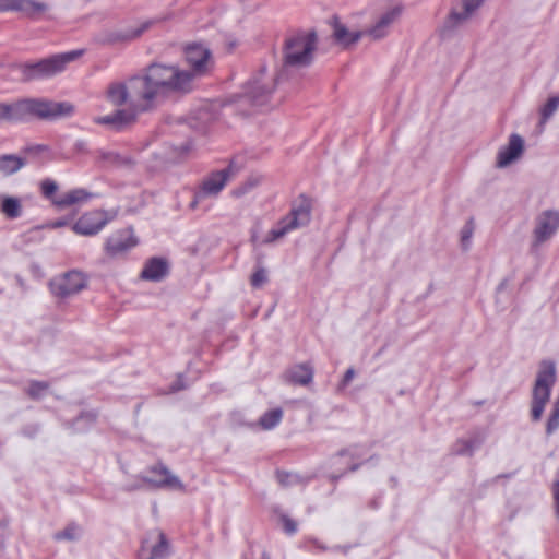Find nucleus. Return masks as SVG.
Instances as JSON below:
<instances>
[{"label": "nucleus", "mask_w": 559, "mask_h": 559, "mask_svg": "<svg viewBox=\"0 0 559 559\" xmlns=\"http://www.w3.org/2000/svg\"><path fill=\"white\" fill-rule=\"evenodd\" d=\"M193 74L180 70L176 66L151 63L141 73L134 74L132 87L135 93L141 92L142 111L152 110L159 98L170 93H188L192 90Z\"/></svg>", "instance_id": "1"}, {"label": "nucleus", "mask_w": 559, "mask_h": 559, "mask_svg": "<svg viewBox=\"0 0 559 559\" xmlns=\"http://www.w3.org/2000/svg\"><path fill=\"white\" fill-rule=\"evenodd\" d=\"M74 107L68 102H53L47 98L27 97L13 103L0 102V123L56 120L72 115Z\"/></svg>", "instance_id": "2"}, {"label": "nucleus", "mask_w": 559, "mask_h": 559, "mask_svg": "<svg viewBox=\"0 0 559 559\" xmlns=\"http://www.w3.org/2000/svg\"><path fill=\"white\" fill-rule=\"evenodd\" d=\"M83 53V49L56 53L37 61L19 63L15 69L20 72L22 82L47 80L64 71L68 63L76 60Z\"/></svg>", "instance_id": "3"}, {"label": "nucleus", "mask_w": 559, "mask_h": 559, "mask_svg": "<svg viewBox=\"0 0 559 559\" xmlns=\"http://www.w3.org/2000/svg\"><path fill=\"white\" fill-rule=\"evenodd\" d=\"M277 81L278 78L269 74L266 66L263 64L246 82L242 93L235 96L234 102L239 108L245 105L263 107L272 98Z\"/></svg>", "instance_id": "4"}, {"label": "nucleus", "mask_w": 559, "mask_h": 559, "mask_svg": "<svg viewBox=\"0 0 559 559\" xmlns=\"http://www.w3.org/2000/svg\"><path fill=\"white\" fill-rule=\"evenodd\" d=\"M311 199L306 194H300L292 203L289 213L282 217L275 227H273L263 240L264 243H272L283 238L289 231L307 226L311 221Z\"/></svg>", "instance_id": "5"}, {"label": "nucleus", "mask_w": 559, "mask_h": 559, "mask_svg": "<svg viewBox=\"0 0 559 559\" xmlns=\"http://www.w3.org/2000/svg\"><path fill=\"white\" fill-rule=\"evenodd\" d=\"M557 369L552 360H542L536 374V380L532 391L531 419L536 423L542 419L545 406L551 394V389L556 382Z\"/></svg>", "instance_id": "6"}, {"label": "nucleus", "mask_w": 559, "mask_h": 559, "mask_svg": "<svg viewBox=\"0 0 559 559\" xmlns=\"http://www.w3.org/2000/svg\"><path fill=\"white\" fill-rule=\"evenodd\" d=\"M317 47V33L314 31L298 32L288 37L284 44V64L287 67H308L313 60Z\"/></svg>", "instance_id": "7"}, {"label": "nucleus", "mask_w": 559, "mask_h": 559, "mask_svg": "<svg viewBox=\"0 0 559 559\" xmlns=\"http://www.w3.org/2000/svg\"><path fill=\"white\" fill-rule=\"evenodd\" d=\"M58 188V183L50 178H46L40 182V192L43 197L50 200L58 209H66L74 204L86 203L96 197L95 193H92L84 188H76L68 191L59 198H55Z\"/></svg>", "instance_id": "8"}, {"label": "nucleus", "mask_w": 559, "mask_h": 559, "mask_svg": "<svg viewBox=\"0 0 559 559\" xmlns=\"http://www.w3.org/2000/svg\"><path fill=\"white\" fill-rule=\"evenodd\" d=\"M86 286L87 278L78 270L68 271L61 275L52 277L48 282L50 293L60 299H66L79 294Z\"/></svg>", "instance_id": "9"}, {"label": "nucleus", "mask_w": 559, "mask_h": 559, "mask_svg": "<svg viewBox=\"0 0 559 559\" xmlns=\"http://www.w3.org/2000/svg\"><path fill=\"white\" fill-rule=\"evenodd\" d=\"M119 213L114 210H94L83 214L72 226L75 234L82 236H94L98 234L108 223L114 221Z\"/></svg>", "instance_id": "10"}, {"label": "nucleus", "mask_w": 559, "mask_h": 559, "mask_svg": "<svg viewBox=\"0 0 559 559\" xmlns=\"http://www.w3.org/2000/svg\"><path fill=\"white\" fill-rule=\"evenodd\" d=\"M133 80L134 75L130 76L126 82L110 83L106 92L108 102L117 107L129 104L130 108L141 111L139 107L142 105V95L141 92H134L132 87Z\"/></svg>", "instance_id": "11"}, {"label": "nucleus", "mask_w": 559, "mask_h": 559, "mask_svg": "<svg viewBox=\"0 0 559 559\" xmlns=\"http://www.w3.org/2000/svg\"><path fill=\"white\" fill-rule=\"evenodd\" d=\"M559 228V211L545 210L535 221L533 230V247H538L545 241L549 240Z\"/></svg>", "instance_id": "12"}, {"label": "nucleus", "mask_w": 559, "mask_h": 559, "mask_svg": "<svg viewBox=\"0 0 559 559\" xmlns=\"http://www.w3.org/2000/svg\"><path fill=\"white\" fill-rule=\"evenodd\" d=\"M141 479L153 488L183 489L181 480L162 463L151 466Z\"/></svg>", "instance_id": "13"}, {"label": "nucleus", "mask_w": 559, "mask_h": 559, "mask_svg": "<svg viewBox=\"0 0 559 559\" xmlns=\"http://www.w3.org/2000/svg\"><path fill=\"white\" fill-rule=\"evenodd\" d=\"M136 245L138 240L133 235V229L132 227H128L117 230L107 238L105 243V251L107 255L116 258L124 254Z\"/></svg>", "instance_id": "14"}, {"label": "nucleus", "mask_w": 559, "mask_h": 559, "mask_svg": "<svg viewBox=\"0 0 559 559\" xmlns=\"http://www.w3.org/2000/svg\"><path fill=\"white\" fill-rule=\"evenodd\" d=\"M185 57L191 67V70L187 71L193 74V79L204 75L209 71L211 51L206 47L199 44L189 45L185 50Z\"/></svg>", "instance_id": "15"}, {"label": "nucleus", "mask_w": 559, "mask_h": 559, "mask_svg": "<svg viewBox=\"0 0 559 559\" xmlns=\"http://www.w3.org/2000/svg\"><path fill=\"white\" fill-rule=\"evenodd\" d=\"M143 112L134 108L117 109L109 115L95 118V122L119 132L133 124L136 121L138 115Z\"/></svg>", "instance_id": "16"}, {"label": "nucleus", "mask_w": 559, "mask_h": 559, "mask_svg": "<svg viewBox=\"0 0 559 559\" xmlns=\"http://www.w3.org/2000/svg\"><path fill=\"white\" fill-rule=\"evenodd\" d=\"M228 177V168L212 173L207 178L203 180L201 188L195 192V200L191 203V206H195L199 200H202L206 197L217 195L225 187Z\"/></svg>", "instance_id": "17"}, {"label": "nucleus", "mask_w": 559, "mask_h": 559, "mask_svg": "<svg viewBox=\"0 0 559 559\" xmlns=\"http://www.w3.org/2000/svg\"><path fill=\"white\" fill-rule=\"evenodd\" d=\"M524 152V140L518 133H512L509 136L508 144L502 146L498 154L496 166L498 168H504L519 159Z\"/></svg>", "instance_id": "18"}, {"label": "nucleus", "mask_w": 559, "mask_h": 559, "mask_svg": "<svg viewBox=\"0 0 559 559\" xmlns=\"http://www.w3.org/2000/svg\"><path fill=\"white\" fill-rule=\"evenodd\" d=\"M153 24V21L148 20L141 23L136 27H127L121 29L108 31L104 34L103 43L108 45L129 43L139 38L145 31H147Z\"/></svg>", "instance_id": "19"}, {"label": "nucleus", "mask_w": 559, "mask_h": 559, "mask_svg": "<svg viewBox=\"0 0 559 559\" xmlns=\"http://www.w3.org/2000/svg\"><path fill=\"white\" fill-rule=\"evenodd\" d=\"M168 261L165 258L153 257L145 262L140 277L144 281L160 282L168 275Z\"/></svg>", "instance_id": "20"}, {"label": "nucleus", "mask_w": 559, "mask_h": 559, "mask_svg": "<svg viewBox=\"0 0 559 559\" xmlns=\"http://www.w3.org/2000/svg\"><path fill=\"white\" fill-rule=\"evenodd\" d=\"M49 9L44 1L14 0L12 12L20 13L23 17L37 21Z\"/></svg>", "instance_id": "21"}, {"label": "nucleus", "mask_w": 559, "mask_h": 559, "mask_svg": "<svg viewBox=\"0 0 559 559\" xmlns=\"http://www.w3.org/2000/svg\"><path fill=\"white\" fill-rule=\"evenodd\" d=\"M485 0H463V12L452 11L445 21L442 29V36L452 31L456 25L467 20L474 11H476Z\"/></svg>", "instance_id": "22"}, {"label": "nucleus", "mask_w": 559, "mask_h": 559, "mask_svg": "<svg viewBox=\"0 0 559 559\" xmlns=\"http://www.w3.org/2000/svg\"><path fill=\"white\" fill-rule=\"evenodd\" d=\"M332 35L335 41L343 47H349L356 44L365 35L362 31H348L347 27L340 22L337 16H333L332 19Z\"/></svg>", "instance_id": "23"}, {"label": "nucleus", "mask_w": 559, "mask_h": 559, "mask_svg": "<svg viewBox=\"0 0 559 559\" xmlns=\"http://www.w3.org/2000/svg\"><path fill=\"white\" fill-rule=\"evenodd\" d=\"M314 370L309 362H301L292 366L286 371V380L295 385L306 386L313 380Z\"/></svg>", "instance_id": "24"}, {"label": "nucleus", "mask_w": 559, "mask_h": 559, "mask_svg": "<svg viewBox=\"0 0 559 559\" xmlns=\"http://www.w3.org/2000/svg\"><path fill=\"white\" fill-rule=\"evenodd\" d=\"M402 9L395 7L379 19L374 26L365 31V35H369L373 39H381L388 34V27L401 15Z\"/></svg>", "instance_id": "25"}, {"label": "nucleus", "mask_w": 559, "mask_h": 559, "mask_svg": "<svg viewBox=\"0 0 559 559\" xmlns=\"http://www.w3.org/2000/svg\"><path fill=\"white\" fill-rule=\"evenodd\" d=\"M169 555V543L163 532H158V542L152 547H147L143 542L139 551L140 559H165Z\"/></svg>", "instance_id": "26"}, {"label": "nucleus", "mask_w": 559, "mask_h": 559, "mask_svg": "<svg viewBox=\"0 0 559 559\" xmlns=\"http://www.w3.org/2000/svg\"><path fill=\"white\" fill-rule=\"evenodd\" d=\"M484 442V437L479 433L468 439H459L453 445V453L462 456H472Z\"/></svg>", "instance_id": "27"}, {"label": "nucleus", "mask_w": 559, "mask_h": 559, "mask_svg": "<svg viewBox=\"0 0 559 559\" xmlns=\"http://www.w3.org/2000/svg\"><path fill=\"white\" fill-rule=\"evenodd\" d=\"M26 159L15 154L0 155V174L4 177L12 176L26 165Z\"/></svg>", "instance_id": "28"}, {"label": "nucleus", "mask_w": 559, "mask_h": 559, "mask_svg": "<svg viewBox=\"0 0 559 559\" xmlns=\"http://www.w3.org/2000/svg\"><path fill=\"white\" fill-rule=\"evenodd\" d=\"M96 419L97 414L95 412H82L72 421H66L64 427L72 429L74 432H84L96 423Z\"/></svg>", "instance_id": "29"}, {"label": "nucleus", "mask_w": 559, "mask_h": 559, "mask_svg": "<svg viewBox=\"0 0 559 559\" xmlns=\"http://www.w3.org/2000/svg\"><path fill=\"white\" fill-rule=\"evenodd\" d=\"M49 388L50 384L47 381L29 380L27 386L24 389V392L29 399L39 401L45 395H47Z\"/></svg>", "instance_id": "30"}, {"label": "nucleus", "mask_w": 559, "mask_h": 559, "mask_svg": "<svg viewBox=\"0 0 559 559\" xmlns=\"http://www.w3.org/2000/svg\"><path fill=\"white\" fill-rule=\"evenodd\" d=\"M1 211L11 219L17 218L22 214L21 201L15 197H4L1 202Z\"/></svg>", "instance_id": "31"}, {"label": "nucleus", "mask_w": 559, "mask_h": 559, "mask_svg": "<svg viewBox=\"0 0 559 559\" xmlns=\"http://www.w3.org/2000/svg\"><path fill=\"white\" fill-rule=\"evenodd\" d=\"M81 527L76 523H69L63 530L58 531L53 535V539L57 542L61 540H68V542H75L81 536Z\"/></svg>", "instance_id": "32"}, {"label": "nucleus", "mask_w": 559, "mask_h": 559, "mask_svg": "<svg viewBox=\"0 0 559 559\" xmlns=\"http://www.w3.org/2000/svg\"><path fill=\"white\" fill-rule=\"evenodd\" d=\"M283 411L281 408H274L265 412L260 417L259 424L263 429L270 430L275 428L281 423Z\"/></svg>", "instance_id": "33"}, {"label": "nucleus", "mask_w": 559, "mask_h": 559, "mask_svg": "<svg viewBox=\"0 0 559 559\" xmlns=\"http://www.w3.org/2000/svg\"><path fill=\"white\" fill-rule=\"evenodd\" d=\"M559 108V96H552L548 98L546 104L540 109V122L545 123L547 122L551 116L557 111Z\"/></svg>", "instance_id": "34"}, {"label": "nucleus", "mask_w": 559, "mask_h": 559, "mask_svg": "<svg viewBox=\"0 0 559 559\" xmlns=\"http://www.w3.org/2000/svg\"><path fill=\"white\" fill-rule=\"evenodd\" d=\"M99 160L104 166L118 167L127 163V159L115 152L99 151Z\"/></svg>", "instance_id": "35"}, {"label": "nucleus", "mask_w": 559, "mask_h": 559, "mask_svg": "<svg viewBox=\"0 0 559 559\" xmlns=\"http://www.w3.org/2000/svg\"><path fill=\"white\" fill-rule=\"evenodd\" d=\"M267 282L266 270L261 265V259L257 261V267L250 278V284L254 288L262 287Z\"/></svg>", "instance_id": "36"}, {"label": "nucleus", "mask_w": 559, "mask_h": 559, "mask_svg": "<svg viewBox=\"0 0 559 559\" xmlns=\"http://www.w3.org/2000/svg\"><path fill=\"white\" fill-rule=\"evenodd\" d=\"M474 233V222L469 218L461 230L462 248L467 250L469 248L471 239Z\"/></svg>", "instance_id": "37"}, {"label": "nucleus", "mask_w": 559, "mask_h": 559, "mask_svg": "<svg viewBox=\"0 0 559 559\" xmlns=\"http://www.w3.org/2000/svg\"><path fill=\"white\" fill-rule=\"evenodd\" d=\"M361 453L359 452V449L357 445H353V447H349V448H346V449H342L337 452L336 456H334L332 459V464L333 465H336L337 464V459L338 457H343V456H350V459L353 460H357V459H360L361 457Z\"/></svg>", "instance_id": "38"}, {"label": "nucleus", "mask_w": 559, "mask_h": 559, "mask_svg": "<svg viewBox=\"0 0 559 559\" xmlns=\"http://www.w3.org/2000/svg\"><path fill=\"white\" fill-rule=\"evenodd\" d=\"M276 478L277 481L283 486H292L296 484L299 479V476L297 474L277 471L276 472Z\"/></svg>", "instance_id": "39"}, {"label": "nucleus", "mask_w": 559, "mask_h": 559, "mask_svg": "<svg viewBox=\"0 0 559 559\" xmlns=\"http://www.w3.org/2000/svg\"><path fill=\"white\" fill-rule=\"evenodd\" d=\"M40 430L41 425L39 423H31L24 425L21 428V435H23L26 438L33 439L39 433Z\"/></svg>", "instance_id": "40"}, {"label": "nucleus", "mask_w": 559, "mask_h": 559, "mask_svg": "<svg viewBox=\"0 0 559 559\" xmlns=\"http://www.w3.org/2000/svg\"><path fill=\"white\" fill-rule=\"evenodd\" d=\"M50 148L44 144L29 145L24 148V152L32 157H39L43 153L49 152Z\"/></svg>", "instance_id": "41"}, {"label": "nucleus", "mask_w": 559, "mask_h": 559, "mask_svg": "<svg viewBox=\"0 0 559 559\" xmlns=\"http://www.w3.org/2000/svg\"><path fill=\"white\" fill-rule=\"evenodd\" d=\"M283 528L287 535H294L297 532V523L286 514L281 515Z\"/></svg>", "instance_id": "42"}, {"label": "nucleus", "mask_w": 559, "mask_h": 559, "mask_svg": "<svg viewBox=\"0 0 559 559\" xmlns=\"http://www.w3.org/2000/svg\"><path fill=\"white\" fill-rule=\"evenodd\" d=\"M193 143L191 140L185 141L182 144L178 146H174V151L178 153L179 157H185L192 150Z\"/></svg>", "instance_id": "43"}, {"label": "nucleus", "mask_w": 559, "mask_h": 559, "mask_svg": "<svg viewBox=\"0 0 559 559\" xmlns=\"http://www.w3.org/2000/svg\"><path fill=\"white\" fill-rule=\"evenodd\" d=\"M362 465V463H352L348 467V469L340 473V474H331L330 475V480L332 483H336L347 472H356L360 466Z\"/></svg>", "instance_id": "44"}, {"label": "nucleus", "mask_w": 559, "mask_h": 559, "mask_svg": "<svg viewBox=\"0 0 559 559\" xmlns=\"http://www.w3.org/2000/svg\"><path fill=\"white\" fill-rule=\"evenodd\" d=\"M355 377L354 368H348L338 384V390H344Z\"/></svg>", "instance_id": "45"}, {"label": "nucleus", "mask_w": 559, "mask_h": 559, "mask_svg": "<svg viewBox=\"0 0 559 559\" xmlns=\"http://www.w3.org/2000/svg\"><path fill=\"white\" fill-rule=\"evenodd\" d=\"M74 152L80 153V154H86L88 152L87 142L84 140L75 141Z\"/></svg>", "instance_id": "46"}, {"label": "nucleus", "mask_w": 559, "mask_h": 559, "mask_svg": "<svg viewBox=\"0 0 559 559\" xmlns=\"http://www.w3.org/2000/svg\"><path fill=\"white\" fill-rule=\"evenodd\" d=\"M14 0H0V12H12Z\"/></svg>", "instance_id": "47"}, {"label": "nucleus", "mask_w": 559, "mask_h": 559, "mask_svg": "<svg viewBox=\"0 0 559 559\" xmlns=\"http://www.w3.org/2000/svg\"><path fill=\"white\" fill-rule=\"evenodd\" d=\"M554 498L556 504H559V479H557L554 484Z\"/></svg>", "instance_id": "48"}, {"label": "nucleus", "mask_w": 559, "mask_h": 559, "mask_svg": "<svg viewBox=\"0 0 559 559\" xmlns=\"http://www.w3.org/2000/svg\"><path fill=\"white\" fill-rule=\"evenodd\" d=\"M350 545H345V546H341V545H337V546H334L332 548V550H335V551H342L343 554H347L350 549Z\"/></svg>", "instance_id": "49"}, {"label": "nucleus", "mask_w": 559, "mask_h": 559, "mask_svg": "<svg viewBox=\"0 0 559 559\" xmlns=\"http://www.w3.org/2000/svg\"><path fill=\"white\" fill-rule=\"evenodd\" d=\"M51 225H52L53 228H59V227L66 226L67 225V221L58 219V221H55Z\"/></svg>", "instance_id": "50"}, {"label": "nucleus", "mask_w": 559, "mask_h": 559, "mask_svg": "<svg viewBox=\"0 0 559 559\" xmlns=\"http://www.w3.org/2000/svg\"><path fill=\"white\" fill-rule=\"evenodd\" d=\"M140 488H141V486H140V485L133 484V485H131V486L126 487V488H124V490H127V491H132V490H138V489H140Z\"/></svg>", "instance_id": "51"}, {"label": "nucleus", "mask_w": 559, "mask_h": 559, "mask_svg": "<svg viewBox=\"0 0 559 559\" xmlns=\"http://www.w3.org/2000/svg\"><path fill=\"white\" fill-rule=\"evenodd\" d=\"M313 543H314V545H316V547H317L318 549H320V550H322V551L328 550V547H326V546H324V545H322V544H320L318 540H314Z\"/></svg>", "instance_id": "52"}, {"label": "nucleus", "mask_w": 559, "mask_h": 559, "mask_svg": "<svg viewBox=\"0 0 559 559\" xmlns=\"http://www.w3.org/2000/svg\"><path fill=\"white\" fill-rule=\"evenodd\" d=\"M183 389V385L180 383V381H177L174 385H173V390L174 391H178V390H181Z\"/></svg>", "instance_id": "53"}, {"label": "nucleus", "mask_w": 559, "mask_h": 559, "mask_svg": "<svg viewBox=\"0 0 559 559\" xmlns=\"http://www.w3.org/2000/svg\"><path fill=\"white\" fill-rule=\"evenodd\" d=\"M503 287H504V282H502V283L498 286V290H501Z\"/></svg>", "instance_id": "54"}, {"label": "nucleus", "mask_w": 559, "mask_h": 559, "mask_svg": "<svg viewBox=\"0 0 559 559\" xmlns=\"http://www.w3.org/2000/svg\"><path fill=\"white\" fill-rule=\"evenodd\" d=\"M556 513H557V516L559 519V504H556Z\"/></svg>", "instance_id": "55"}, {"label": "nucleus", "mask_w": 559, "mask_h": 559, "mask_svg": "<svg viewBox=\"0 0 559 559\" xmlns=\"http://www.w3.org/2000/svg\"><path fill=\"white\" fill-rule=\"evenodd\" d=\"M247 192V187H245L241 191V193H246Z\"/></svg>", "instance_id": "56"}, {"label": "nucleus", "mask_w": 559, "mask_h": 559, "mask_svg": "<svg viewBox=\"0 0 559 559\" xmlns=\"http://www.w3.org/2000/svg\"><path fill=\"white\" fill-rule=\"evenodd\" d=\"M263 558H264V559H269V558H267V556H266V554H263Z\"/></svg>", "instance_id": "57"}]
</instances>
